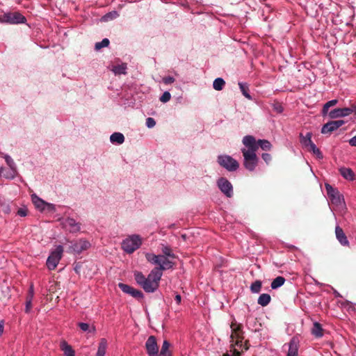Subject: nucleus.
<instances>
[{
  "label": "nucleus",
  "instance_id": "nucleus-15",
  "mask_svg": "<svg viewBox=\"0 0 356 356\" xmlns=\"http://www.w3.org/2000/svg\"><path fill=\"white\" fill-rule=\"evenodd\" d=\"M62 225L65 229L72 233L77 232L81 229L80 223L76 222L74 219L71 218L63 220Z\"/></svg>",
  "mask_w": 356,
  "mask_h": 356
},
{
  "label": "nucleus",
  "instance_id": "nucleus-8",
  "mask_svg": "<svg viewBox=\"0 0 356 356\" xmlns=\"http://www.w3.org/2000/svg\"><path fill=\"white\" fill-rule=\"evenodd\" d=\"M325 188L327 193V195L330 198L332 203L337 205L341 206L344 203L343 197L339 193L338 190L334 188L331 185L326 184Z\"/></svg>",
  "mask_w": 356,
  "mask_h": 356
},
{
  "label": "nucleus",
  "instance_id": "nucleus-45",
  "mask_svg": "<svg viewBox=\"0 0 356 356\" xmlns=\"http://www.w3.org/2000/svg\"><path fill=\"white\" fill-rule=\"evenodd\" d=\"M261 157L267 164H268L270 162L272 159L271 155L268 153L262 154Z\"/></svg>",
  "mask_w": 356,
  "mask_h": 356
},
{
  "label": "nucleus",
  "instance_id": "nucleus-19",
  "mask_svg": "<svg viewBox=\"0 0 356 356\" xmlns=\"http://www.w3.org/2000/svg\"><path fill=\"white\" fill-rule=\"evenodd\" d=\"M17 174V171L16 168H10L8 170L3 168H0V175L6 179H13L16 177Z\"/></svg>",
  "mask_w": 356,
  "mask_h": 356
},
{
  "label": "nucleus",
  "instance_id": "nucleus-32",
  "mask_svg": "<svg viewBox=\"0 0 356 356\" xmlns=\"http://www.w3.org/2000/svg\"><path fill=\"white\" fill-rule=\"evenodd\" d=\"M145 258L147 260V261H149V263L152 264H155V265H159V255H156L153 253H146L145 254Z\"/></svg>",
  "mask_w": 356,
  "mask_h": 356
},
{
  "label": "nucleus",
  "instance_id": "nucleus-28",
  "mask_svg": "<svg viewBox=\"0 0 356 356\" xmlns=\"http://www.w3.org/2000/svg\"><path fill=\"white\" fill-rule=\"evenodd\" d=\"M312 134L310 132L307 133L306 136H302L300 134V143L307 148L309 147V146L314 143L312 140Z\"/></svg>",
  "mask_w": 356,
  "mask_h": 356
},
{
  "label": "nucleus",
  "instance_id": "nucleus-12",
  "mask_svg": "<svg viewBox=\"0 0 356 356\" xmlns=\"http://www.w3.org/2000/svg\"><path fill=\"white\" fill-rule=\"evenodd\" d=\"M118 286L124 293L129 294L138 300L142 299L143 298V293L141 291L136 289L128 284L119 283Z\"/></svg>",
  "mask_w": 356,
  "mask_h": 356
},
{
  "label": "nucleus",
  "instance_id": "nucleus-59",
  "mask_svg": "<svg viewBox=\"0 0 356 356\" xmlns=\"http://www.w3.org/2000/svg\"><path fill=\"white\" fill-rule=\"evenodd\" d=\"M223 356H230L229 354L226 353V354H224Z\"/></svg>",
  "mask_w": 356,
  "mask_h": 356
},
{
  "label": "nucleus",
  "instance_id": "nucleus-13",
  "mask_svg": "<svg viewBox=\"0 0 356 356\" xmlns=\"http://www.w3.org/2000/svg\"><path fill=\"white\" fill-rule=\"evenodd\" d=\"M159 263L158 266L153 268L157 269L159 270V273H162L163 270L172 268L175 265V263L170 261L168 257H165V255L159 254Z\"/></svg>",
  "mask_w": 356,
  "mask_h": 356
},
{
  "label": "nucleus",
  "instance_id": "nucleus-43",
  "mask_svg": "<svg viewBox=\"0 0 356 356\" xmlns=\"http://www.w3.org/2000/svg\"><path fill=\"white\" fill-rule=\"evenodd\" d=\"M156 121L152 118H147L146 120V126L148 128H152L155 126Z\"/></svg>",
  "mask_w": 356,
  "mask_h": 356
},
{
  "label": "nucleus",
  "instance_id": "nucleus-14",
  "mask_svg": "<svg viewBox=\"0 0 356 356\" xmlns=\"http://www.w3.org/2000/svg\"><path fill=\"white\" fill-rule=\"evenodd\" d=\"M90 246V243L89 241L84 239H80L72 243L70 248L72 252L80 254L83 251L88 250Z\"/></svg>",
  "mask_w": 356,
  "mask_h": 356
},
{
  "label": "nucleus",
  "instance_id": "nucleus-25",
  "mask_svg": "<svg viewBox=\"0 0 356 356\" xmlns=\"http://www.w3.org/2000/svg\"><path fill=\"white\" fill-rule=\"evenodd\" d=\"M110 140L112 143L122 144L124 141V136L120 132H115L111 134Z\"/></svg>",
  "mask_w": 356,
  "mask_h": 356
},
{
  "label": "nucleus",
  "instance_id": "nucleus-1",
  "mask_svg": "<svg viewBox=\"0 0 356 356\" xmlns=\"http://www.w3.org/2000/svg\"><path fill=\"white\" fill-rule=\"evenodd\" d=\"M243 145L248 149H242L241 152L244 158L243 165L249 171H253L258 163V157L256 155L257 147L254 143V137L245 136L243 138Z\"/></svg>",
  "mask_w": 356,
  "mask_h": 356
},
{
  "label": "nucleus",
  "instance_id": "nucleus-40",
  "mask_svg": "<svg viewBox=\"0 0 356 356\" xmlns=\"http://www.w3.org/2000/svg\"><path fill=\"white\" fill-rule=\"evenodd\" d=\"M5 160H6V163L8 164V165L10 167V169L16 168L15 164L13 159L10 156L6 155Z\"/></svg>",
  "mask_w": 356,
  "mask_h": 356
},
{
  "label": "nucleus",
  "instance_id": "nucleus-55",
  "mask_svg": "<svg viewBox=\"0 0 356 356\" xmlns=\"http://www.w3.org/2000/svg\"><path fill=\"white\" fill-rule=\"evenodd\" d=\"M3 332V323L1 322L0 323V337L1 336Z\"/></svg>",
  "mask_w": 356,
  "mask_h": 356
},
{
  "label": "nucleus",
  "instance_id": "nucleus-11",
  "mask_svg": "<svg viewBox=\"0 0 356 356\" xmlns=\"http://www.w3.org/2000/svg\"><path fill=\"white\" fill-rule=\"evenodd\" d=\"M345 122L342 120L330 121L323 126L321 133L323 134H330L334 131L338 129Z\"/></svg>",
  "mask_w": 356,
  "mask_h": 356
},
{
  "label": "nucleus",
  "instance_id": "nucleus-41",
  "mask_svg": "<svg viewBox=\"0 0 356 356\" xmlns=\"http://www.w3.org/2000/svg\"><path fill=\"white\" fill-rule=\"evenodd\" d=\"M171 98V95L169 92H164L163 94L160 97V101L165 103L168 102Z\"/></svg>",
  "mask_w": 356,
  "mask_h": 356
},
{
  "label": "nucleus",
  "instance_id": "nucleus-37",
  "mask_svg": "<svg viewBox=\"0 0 356 356\" xmlns=\"http://www.w3.org/2000/svg\"><path fill=\"white\" fill-rule=\"evenodd\" d=\"M161 252L163 253L162 255H165V257H168L169 258L172 259L176 258L175 254L172 252L171 248L169 246L163 245Z\"/></svg>",
  "mask_w": 356,
  "mask_h": 356
},
{
  "label": "nucleus",
  "instance_id": "nucleus-38",
  "mask_svg": "<svg viewBox=\"0 0 356 356\" xmlns=\"http://www.w3.org/2000/svg\"><path fill=\"white\" fill-rule=\"evenodd\" d=\"M262 283L260 280H256L250 286V291L254 293L260 292L261 289Z\"/></svg>",
  "mask_w": 356,
  "mask_h": 356
},
{
  "label": "nucleus",
  "instance_id": "nucleus-56",
  "mask_svg": "<svg viewBox=\"0 0 356 356\" xmlns=\"http://www.w3.org/2000/svg\"><path fill=\"white\" fill-rule=\"evenodd\" d=\"M29 293L34 295L33 285L31 284L29 290Z\"/></svg>",
  "mask_w": 356,
  "mask_h": 356
},
{
  "label": "nucleus",
  "instance_id": "nucleus-23",
  "mask_svg": "<svg viewBox=\"0 0 356 356\" xmlns=\"http://www.w3.org/2000/svg\"><path fill=\"white\" fill-rule=\"evenodd\" d=\"M32 201L37 209L40 211L45 210L46 202L38 197L37 195H32Z\"/></svg>",
  "mask_w": 356,
  "mask_h": 356
},
{
  "label": "nucleus",
  "instance_id": "nucleus-60",
  "mask_svg": "<svg viewBox=\"0 0 356 356\" xmlns=\"http://www.w3.org/2000/svg\"><path fill=\"white\" fill-rule=\"evenodd\" d=\"M186 236L185 235H182V238H185Z\"/></svg>",
  "mask_w": 356,
  "mask_h": 356
},
{
  "label": "nucleus",
  "instance_id": "nucleus-4",
  "mask_svg": "<svg viewBox=\"0 0 356 356\" xmlns=\"http://www.w3.org/2000/svg\"><path fill=\"white\" fill-rule=\"evenodd\" d=\"M142 243V238L139 235L133 234L123 240L122 248L127 254H131L140 247Z\"/></svg>",
  "mask_w": 356,
  "mask_h": 356
},
{
  "label": "nucleus",
  "instance_id": "nucleus-10",
  "mask_svg": "<svg viewBox=\"0 0 356 356\" xmlns=\"http://www.w3.org/2000/svg\"><path fill=\"white\" fill-rule=\"evenodd\" d=\"M145 348L149 356H159V347L154 336L148 337L145 342Z\"/></svg>",
  "mask_w": 356,
  "mask_h": 356
},
{
  "label": "nucleus",
  "instance_id": "nucleus-42",
  "mask_svg": "<svg viewBox=\"0 0 356 356\" xmlns=\"http://www.w3.org/2000/svg\"><path fill=\"white\" fill-rule=\"evenodd\" d=\"M273 111L277 113H281L283 111V107L279 102H275L273 104Z\"/></svg>",
  "mask_w": 356,
  "mask_h": 356
},
{
  "label": "nucleus",
  "instance_id": "nucleus-34",
  "mask_svg": "<svg viewBox=\"0 0 356 356\" xmlns=\"http://www.w3.org/2000/svg\"><path fill=\"white\" fill-rule=\"evenodd\" d=\"M134 277L136 282L143 288L145 284L147 277H145L141 272H136L134 273Z\"/></svg>",
  "mask_w": 356,
  "mask_h": 356
},
{
  "label": "nucleus",
  "instance_id": "nucleus-7",
  "mask_svg": "<svg viewBox=\"0 0 356 356\" xmlns=\"http://www.w3.org/2000/svg\"><path fill=\"white\" fill-rule=\"evenodd\" d=\"M218 163L228 171H235L238 168V163L228 155H220L218 156Z\"/></svg>",
  "mask_w": 356,
  "mask_h": 356
},
{
  "label": "nucleus",
  "instance_id": "nucleus-58",
  "mask_svg": "<svg viewBox=\"0 0 356 356\" xmlns=\"http://www.w3.org/2000/svg\"><path fill=\"white\" fill-rule=\"evenodd\" d=\"M109 15H110V14L106 15H105V16H104V17H105V18H108V17H109Z\"/></svg>",
  "mask_w": 356,
  "mask_h": 356
},
{
  "label": "nucleus",
  "instance_id": "nucleus-31",
  "mask_svg": "<svg viewBox=\"0 0 356 356\" xmlns=\"http://www.w3.org/2000/svg\"><path fill=\"white\" fill-rule=\"evenodd\" d=\"M127 67L126 63H122L121 65L113 66L112 71L115 74H126Z\"/></svg>",
  "mask_w": 356,
  "mask_h": 356
},
{
  "label": "nucleus",
  "instance_id": "nucleus-16",
  "mask_svg": "<svg viewBox=\"0 0 356 356\" xmlns=\"http://www.w3.org/2000/svg\"><path fill=\"white\" fill-rule=\"evenodd\" d=\"M353 113V108H335L332 110L328 115L330 118L334 119L338 118L346 117Z\"/></svg>",
  "mask_w": 356,
  "mask_h": 356
},
{
  "label": "nucleus",
  "instance_id": "nucleus-22",
  "mask_svg": "<svg viewBox=\"0 0 356 356\" xmlns=\"http://www.w3.org/2000/svg\"><path fill=\"white\" fill-rule=\"evenodd\" d=\"M107 348V341L102 338L100 339L96 356H104Z\"/></svg>",
  "mask_w": 356,
  "mask_h": 356
},
{
  "label": "nucleus",
  "instance_id": "nucleus-33",
  "mask_svg": "<svg viewBox=\"0 0 356 356\" xmlns=\"http://www.w3.org/2000/svg\"><path fill=\"white\" fill-rule=\"evenodd\" d=\"M238 86L241 89L242 94L248 99L252 100V98L249 93V88L246 83H238Z\"/></svg>",
  "mask_w": 356,
  "mask_h": 356
},
{
  "label": "nucleus",
  "instance_id": "nucleus-50",
  "mask_svg": "<svg viewBox=\"0 0 356 356\" xmlns=\"http://www.w3.org/2000/svg\"><path fill=\"white\" fill-rule=\"evenodd\" d=\"M337 102H338L337 99H332V100H330V101L327 102V103H325V105L328 108H330L331 106H335L337 104Z\"/></svg>",
  "mask_w": 356,
  "mask_h": 356
},
{
  "label": "nucleus",
  "instance_id": "nucleus-47",
  "mask_svg": "<svg viewBox=\"0 0 356 356\" xmlns=\"http://www.w3.org/2000/svg\"><path fill=\"white\" fill-rule=\"evenodd\" d=\"M17 214L22 217H24L27 215V209L25 208H20L17 211Z\"/></svg>",
  "mask_w": 356,
  "mask_h": 356
},
{
  "label": "nucleus",
  "instance_id": "nucleus-35",
  "mask_svg": "<svg viewBox=\"0 0 356 356\" xmlns=\"http://www.w3.org/2000/svg\"><path fill=\"white\" fill-rule=\"evenodd\" d=\"M225 85V81L222 78L216 79L213 83V87L216 90H222Z\"/></svg>",
  "mask_w": 356,
  "mask_h": 356
},
{
  "label": "nucleus",
  "instance_id": "nucleus-57",
  "mask_svg": "<svg viewBox=\"0 0 356 356\" xmlns=\"http://www.w3.org/2000/svg\"><path fill=\"white\" fill-rule=\"evenodd\" d=\"M350 108H353V113L356 114V106H353Z\"/></svg>",
  "mask_w": 356,
  "mask_h": 356
},
{
  "label": "nucleus",
  "instance_id": "nucleus-51",
  "mask_svg": "<svg viewBox=\"0 0 356 356\" xmlns=\"http://www.w3.org/2000/svg\"><path fill=\"white\" fill-rule=\"evenodd\" d=\"M348 142L351 146L356 147V135L350 138Z\"/></svg>",
  "mask_w": 356,
  "mask_h": 356
},
{
  "label": "nucleus",
  "instance_id": "nucleus-17",
  "mask_svg": "<svg viewBox=\"0 0 356 356\" xmlns=\"http://www.w3.org/2000/svg\"><path fill=\"white\" fill-rule=\"evenodd\" d=\"M335 235L336 238L339 241L341 245L343 246H348L349 245V241L343 230V229L337 226L335 227Z\"/></svg>",
  "mask_w": 356,
  "mask_h": 356
},
{
  "label": "nucleus",
  "instance_id": "nucleus-27",
  "mask_svg": "<svg viewBox=\"0 0 356 356\" xmlns=\"http://www.w3.org/2000/svg\"><path fill=\"white\" fill-rule=\"evenodd\" d=\"M170 343L167 340L163 341L159 356H172V352L170 350Z\"/></svg>",
  "mask_w": 356,
  "mask_h": 356
},
{
  "label": "nucleus",
  "instance_id": "nucleus-5",
  "mask_svg": "<svg viewBox=\"0 0 356 356\" xmlns=\"http://www.w3.org/2000/svg\"><path fill=\"white\" fill-rule=\"evenodd\" d=\"M63 248L61 245H58L56 248L51 252L47 260V266L49 270H54L59 261L62 257Z\"/></svg>",
  "mask_w": 356,
  "mask_h": 356
},
{
  "label": "nucleus",
  "instance_id": "nucleus-39",
  "mask_svg": "<svg viewBox=\"0 0 356 356\" xmlns=\"http://www.w3.org/2000/svg\"><path fill=\"white\" fill-rule=\"evenodd\" d=\"M109 43H110L109 40L107 38H104L102 40V42H97L95 44V48L96 50H99L103 47H108Z\"/></svg>",
  "mask_w": 356,
  "mask_h": 356
},
{
  "label": "nucleus",
  "instance_id": "nucleus-21",
  "mask_svg": "<svg viewBox=\"0 0 356 356\" xmlns=\"http://www.w3.org/2000/svg\"><path fill=\"white\" fill-rule=\"evenodd\" d=\"M60 349L64 352L65 356H75V353L72 346H70L65 341L60 342Z\"/></svg>",
  "mask_w": 356,
  "mask_h": 356
},
{
  "label": "nucleus",
  "instance_id": "nucleus-48",
  "mask_svg": "<svg viewBox=\"0 0 356 356\" xmlns=\"http://www.w3.org/2000/svg\"><path fill=\"white\" fill-rule=\"evenodd\" d=\"M79 327L83 331H87L89 329V325L88 323H79Z\"/></svg>",
  "mask_w": 356,
  "mask_h": 356
},
{
  "label": "nucleus",
  "instance_id": "nucleus-3",
  "mask_svg": "<svg viewBox=\"0 0 356 356\" xmlns=\"http://www.w3.org/2000/svg\"><path fill=\"white\" fill-rule=\"evenodd\" d=\"M162 277V273H159L157 269H152L148 275L145 284L143 289L147 293L154 292L159 286V281Z\"/></svg>",
  "mask_w": 356,
  "mask_h": 356
},
{
  "label": "nucleus",
  "instance_id": "nucleus-18",
  "mask_svg": "<svg viewBox=\"0 0 356 356\" xmlns=\"http://www.w3.org/2000/svg\"><path fill=\"white\" fill-rule=\"evenodd\" d=\"M298 340L293 337L289 343V350L287 356H298Z\"/></svg>",
  "mask_w": 356,
  "mask_h": 356
},
{
  "label": "nucleus",
  "instance_id": "nucleus-26",
  "mask_svg": "<svg viewBox=\"0 0 356 356\" xmlns=\"http://www.w3.org/2000/svg\"><path fill=\"white\" fill-rule=\"evenodd\" d=\"M254 143L257 147V149L259 147H261L263 150L269 151L272 147L270 143L267 140H259L258 141H256L254 139Z\"/></svg>",
  "mask_w": 356,
  "mask_h": 356
},
{
  "label": "nucleus",
  "instance_id": "nucleus-36",
  "mask_svg": "<svg viewBox=\"0 0 356 356\" xmlns=\"http://www.w3.org/2000/svg\"><path fill=\"white\" fill-rule=\"evenodd\" d=\"M309 152H312L313 154L319 159H323V156L321 150L316 147L314 143L312 144L309 147L307 148Z\"/></svg>",
  "mask_w": 356,
  "mask_h": 356
},
{
  "label": "nucleus",
  "instance_id": "nucleus-24",
  "mask_svg": "<svg viewBox=\"0 0 356 356\" xmlns=\"http://www.w3.org/2000/svg\"><path fill=\"white\" fill-rule=\"evenodd\" d=\"M312 334L317 338L323 337V330L319 323L315 322L314 323L313 327L312 329Z\"/></svg>",
  "mask_w": 356,
  "mask_h": 356
},
{
  "label": "nucleus",
  "instance_id": "nucleus-29",
  "mask_svg": "<svg viewBox=\"0 0 356 356\" xmlns=\"http://www.w3.org/2000/svg\"><path fill=\"white\" fill-rule=\"evenodd\" d=\"M270 296L268 293H262L259 296L257 302L262 307L267 306L270 302Z\"/></svg>",
  "mask_w": 356,
  "mask_h": 356
},
{
  "label": "nucleus",
  "instance_id": "nucleus-52",
  "mask_svg": "<svg viewBox=\"0 0 356 356\" xmlns=\"http://www.w3.org/2000/svg\"><path fill=\"white\" fill-rule=\"evenodd\" d=\"M328 110H329V108L325 104L323 107V109H322V114H323V115H325L327 113Z\"/></svg>",
  "mask_w": 356,
  "mask_h": 356
},
{
  "label": "nucleus",
  "instance_id": "nucleus-9",
  "mask_svg": "<svg viewBox=\"0 0 356 356\" xmlns=\"http://www.w3.org/2000/svg\"><path fill=\"white\" fill-rule=\"evenodd\" d=\"M217 185L220 191L227 197L233 196V186L229 181L225 177H220L217 181Z\"/></svg>",
  "mask_w": 356,
  "mask_h": 356
},
{
  "label": "nucleus",
  "instance_id": "nucleus-44",
  "mask_svg": "<svg viewBox=\"0 0 356 356\" xmlns=\"http://www.w3.org/2000/svg\"><path fill=\"white\" fill-rule=\"evenodd\" d=\"M175 79L174 77L172 76H165L163 78V82L165 83V84H170L173 82H175Z\"/></svg>",
  "mask_w": 356,
  "mask_h": 356
},
{
  "label": "nucleus",
  "instance_id": "nucleus-30",
  "mask_svg": "<svg viewBox=\"0 0 356 356\" xmlns=\"http://www.w3.org/2000/svg\"><path fill=\"white\" fill-rule=\"evenodd\" d=\"M285 281L286 280L284 277L278 276L273 280L270 286L273 289H276L282 286L284 284Z\"/></svg>",
  "mask_w": 356,
  "mask_h": 356
},
{
  "label": "nucleus",
  "instance_id": "nucleus-54",
  "mask_svg": "<svg viewBox=\"0 0 356 356\" xmlns=\"http://www.w3.org/2000/svg\"><path fill=\"white\" fill-rule=\"evenodd\" d=\"M33 298V295L30 294V293H28V295H27V296H26V301L29 300V302H32Z\"/></svg>",
  "mask_w": 356,
  "mask_h": 356
},
{
  "label": "nucleus",
  "instance_id": "nucleus-2",
  "mask_svg": "<svg viewBox=\"0 0 356 356\" xmlns=\"http://www.w3.org/2000/svg\"><path fill=\"white\" fill-rule=\"evenodd\" d=\"M232 334H231V346L234 348L233 356H241V352L235 348V346L238 347L241 351L247 350L249 348L248 341H245L243 343V331L241 324H238L236 322H232L231 324Z\"/></svg>",
  "mask_w": 356,
  "mask_h": 356
},
{
  "label": "nucleus",
  "instance_id": "nucleus-53",
  "mask_svg": "<svg viewBox=\"0 0 356 356\" xmlns=\"http://www.w3.org/2000/svg\"><path fill=\"white\" fill-rule=\"evenodd\" d=\"M175 301L177 302V303L179 305L180 304L181 302V297L180 295L177 294L175 296Z\"/></svg>",
  "mask_w": 356,
  "mask_h": 356
},
{
  "label": "nucleus",
  "instance_id": "nucleus-6",
  "mask_svg": "<svg viewBox=\"0 0 356 356\" xmlns=\"http://www.w3.org/2000/svg\"><path fill=\"white\" fill-rule=\"evenodd\" d=\"M26 17L19 12L7 13L0 16V22L8 24L25 23Z\"/></svg>",
  "mask_w": 356,
  "mask_h": 356
},
{
  "label": "nucleus",
  "instance_id": "nucleus-46",
  "mask_svg": "<svg viewBox=\"0 0 356 356\" xmlns=\"http://www.w3.org/2000/svg\"><path fill=\"white\" fill-rule=\"evenodd\" d=\"M45 209L49 212H54L56 211L55 205L46 202Z\"/></svg>",
  "mask_w": 356,
  "mask_h": 356
},
{
  "label": "nucleus",
  "instance_id": "nucleus-49",
  "mask_svg": "<svg viewBox=\"0 0 356 356\" xmlns=\"http://www.w3.org/2000/svg\"><path fill=\"white\" fill-rule=\"evenodd\" d=\"M31 308H32V302H29V300L26 301L25 312L29 313Z\"/></svg>",
  "mask_w": 356,
  "mask_h": 356
},
{
  "label": "nucleus",
  "instance_id": "nucleus-20",
  "mask_svg": "<svg viewBox=\"0 0 356 356\" xmlns=\"http://www.w3.org/2000/svg\"><path fill=\"white\" fill-rule=\"evenodd\" d=\"M341 175L347 180L353 181L355 179V173L348 168H341L339 169Z\"/></svg>",
  "mask_w": 356,
  "mask_h": 356
}]
</instances>
